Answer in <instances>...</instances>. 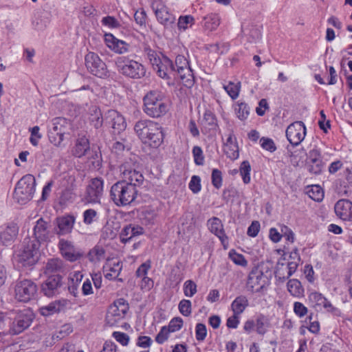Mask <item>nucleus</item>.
<instances>
[{
	"label": "nucleus",
	"mask_w": 352,
	"mask_h": 352,
	"mask_svg": "<svg viewBox=\"0 0 352 352\" xmlns=\"http://www.w3.org/2000/svg\"><path fill=\"white\" fill-rule=\"evenodd\" d=\"M134 131L141 141L153 148L159 147L164 141L162 126L150 120H141L134 126Z\"/></svg>",
	"instance_id": "nucleus-1"
},
{
	"label": "nucleus",
	"mask_w": 352,
	"mask_h": 352,
	"mask_svg": "<svg viewBox=\"0 0 352 352\" xmlns=\"http://www.w3.org/2000/svg\"><path fill=\"white\" fill-rule=\"evenodd\" d=\"M137 195L135 187L122 181L115 183L110 190L111 198L117 206L130 205L136 199Z\"/></svg>",
	"instance_id": "nucleus-2"
},
{
	"label": "nucleus",
	"mask_w": 352,
	"mask_h": 352,
	"mask_svg": "<svg viewBox=\"0 0 352 352\" xmlns=\"http://www.w3.org/2000/svg\"><path fill=\"white\" fill-rule=\"evenodd\" d=\"M144 111L150 117L160 118L168 111V104L163 100V96L158 91L148 92L143 98Z\"/></svg>",
	"instance_id": "nucleus-3"
},
{
	"label": "nucleus",
	"mask_w": 352,
	"mask_h": 352,
	"mask_svg": "<svg viewBox=\"0 0 352 352\" xmlns=\"http://www.w3.org/2000/svg\"><path fill=\"white\" fill-rule=\"evenodd\" d=\"M139 164L138 157L133 155L130 157L120 166V172L122 176L123 182L133 185L137 188L140 186L144 180L143 175L138 170Z\"/></svg>",
	"instance_id": "nucleus-4"
},
{
	"label": "nucleus",
	"mask_w": 352,
	"mask_h": 352,
	"mask_svg": "<svg viewBox=\"0 0 352 352\" xmlns=\"http://www.w3.org/2000/svg\"><path fill=\"white\" fill-rule=\"evenodd\" d=\"M35 177L31 174L24 175L16 185L14 199L19 204H26L32 199L35 192Z\"/></svg>",
	"instance_id": "nucleus-5"
},
{
	"label": "nucleus",
	"mask_w": 352,
	"mask_h": 352,
	"mask_svg": "<svg viewBox=\"0 0 352 352\" xmlns=\"http://www.w3.org/2000/svg\"><path fill=\"white\" fill-rule=\"evenodd\" d=\"M39 242L30 237L24 239L22 247L17 253L18 262L23 266H32L38 261Z\"/></svg>",
	"instance_id": "nucleus-6"
},
{
	"label": "nucleus",
	"mask_w": 352,
	"mask_h": 352,
	"mask_svg": "<svg viewBox=\"0 0 352 352\" xmlns=\"http://www.w3.org/2000/svg\"><path fill=\"white\" fill-rule=\"evenodd\" d=\"M116 65L118 72L129 78L140 79L146 74V69L143 65L126 56L118 57Z\"/></svg>",
	"instance_id": "nucleus-7"
},
{
	"label": "nucleus",
	"mask_w": 352,
	"mask_h": 352,
	"mask_svg": "<svg viewBox=\"0 0 352 352\" xmlns=\"http://www.w3.org/2000/svg\"><path fill=\"white\" fill-rule=\"evenodd\" d=\"M37 290V285L32 280H18L14 287V297L18 301L28 302L36 297Z\"/></svg>",
	"instance_id": "nucleus-8"
},
{
	"label": "nucleus",
	"mask_w": 352,
	"mask_h": 352,
	"mask_svg": "<svg viewBox=\"0 0 352 352\" xmlns=\"http://www.w3.org/2000/svg\"><path fill=\"white\" fill-rule=\"evenodd\" d=\"M72 129L71 122L65 118H56L52 120V128L50 131V142L56 146H60L64 135L69 134Z\"/></svg>",
	"instance_id": "nucleus-9"
},
{
	"label": "nucleus",
	"mask_w": 352,
	"mask_h": 352,
	"mask_svg": "<svg viewBox=\"0 0 352 352\" xmlns=\"http://www.w3.org/2000/svg\"><path fill=\"white\" fill-rule=\"evenodd\" d=\"M175 73L180 78L182 83L187 87H191L194 85V76L189 66L188 61L183 55H178L175 58Z\"/></svg>",
	"instance_id": "nucleus-10"
},
{
	"label": "nucleus",
	"mask_w": 352,
	"mask_h": 352,
	"mask_svg": "<svg viewBox=\"0 0 352 352\" xmlns=\"http://www.w3.org/2000/svg\"><path fill=\"white\" fill-rule=\"evenodd\" d=\"M85 66L87 70L93 75L104 78L107 76V65L99 56L94 52H89L85 57Z\"/></svg>",
	"instance_id": "nucleus-11"
},
{
	"label": "nucleus",
	"mask_w": 352,
	"mask_h": 352,
	"mask_svg": "<svg viewBox=\"0 0 352 352\" xmlns=\"http://www.w3.org/2000/svg\"><path fill=\"white\" fill-rule=\"evenodd\" d=\"M129 310V305L124 298H119L110 307L106 316L107 322L113 326L122 319Z\"/></svg>",
	"instance_id": "nucleus-12"
},
{
	"label": "nucleus",
	"mask_w": 352,
	"mask_h": 352,
	"mask_svg": "<svg viewBox=\"0 0 352 352\" xmlns=\"http://www.w3.org/2000/svg\"><path fill=\"white\" fill-rule=\"evenodd\" d=\"M157 20L164 26L171 25L175 23V16L169 12L168 7L161 0H155L151 3Z\"/></svg>",
	"instance_id": "nucleus-13"
},
{
	"label": "nucleus",
	"mask_w": 352,
	"mask_h": 352,
	"mask_svg": "<svg viewBox=\"0 0 352 352\" xmlns=\"http://www.w3.org/2000/svg\"><path fill=\"white\" fill-rule=\"evenodd\" d=\"M33 320L32 314L29 310L19 311L9 329V333L18 335L28 328Z\"/></svg>",
	"instance_id": "nucleus-14"
},
{
	"label": "nucleus",
	"mask_w": 352,
	"mask_h": 352,
	"mask_svg": "<svg viewBox=\"0 0 352 352\" xmlns=\"http://www.w3.org/2000/svg\"><path fill=\"white\" fill-rule=\"evenodd\" d=\"M306 135V127L301 121H297L289 124L286 129V137L293 146L299 145Z\"/></svg>",
	"instance_id": "nucleus-15"
},
{
	"label": "nucleus",
	"mask_w": 352,
	"mask_h": 352,
	"mask_svg": "<svg viewBox=\"0 0 352 352\" xmlns=\"http://www.w3.org/2000/svg\"><path fill=\"white\" fill-rule=\"evenodd\" d=\"M265 282L263 272L254 267L249 274L246 287L251 292H258L264 287Z\"/></svg>",
	"instance_id": "nucleus-16"
},
{
	"label": "nucleus",
	"mask_w": 352,
	"mask_h": 352,
	"mask_svg": "<svg viewBox=\"0 0 352 352\" xmlns=\"http://www.w3.org/2000/svg\"><path fill=\"white\" fill-rule=\"evenodd\" d=\"M58 246L62 256L70 262L76 261L82 256L72 241L61 239Z\"/></svg>",
	"instance_id": "nucleus-17"
},
{
	"label": "nucleus",
	"mask_w": 352,
	"mask_h": 352,
	"mask_svg": "<svg viewBox=\"0 0 352 352\" xmlns=\"http://www.w3.org/2000/svg\"><path fill=\"white\" fill-rule=\"evenodd\" d=\"M207 225L210 231L219 239L223 248L227 249L228 237L225 233L222 221L217 217H212L208 221Z\"/></svg>",
	"instance_id": "nucleus-18"
},
{
	"label": "nucleus",
	"mask_w": 352,
	"mask_h": 352,
	"mask_svg": "<svg viewBox=\"0 0 352 352\" xmlns=\"http://www.w3.org/2000/svg\"><path fill=\"white\" fill-rule=\"evenodd\" d=\"M104 182L101 178L96 177L91 179L87 188L89 201L92 203L99 202L103 194Z\"/></svg>",
	"instance_id": "nucleus-19"
},
{
	"label": "nucleus",
	"mask_w": 352,
	"mask_h": 352,
	"mask_svg": "<svg viewBox=\"0 0 352 352\" xmlns=\"http://www.w3.org/2000/svg\"><path fill=\"white\" fill-rule=\"evenodd\" d=\"M107 121L113 129V133H120L126 127V123L122 115L115 110H110L107 113Z\"/></svg>",
	"instance_id": "nucleus-20"
},
{
	"label": "nucleus",
	"mask_w": 352,
	"mask_h": 352,
	"mask_svg": "<svg viewBox=\"0 0 352 352\" xmlns=\"http://www.w3.org/2000/svg\"><path fill=\"white\" fill-rule=\"evenodd\" d=\"M153 69L160 77L166 79H169L170 75H175V67L172 60L164 56L160 59V63H157L156 65L153 67Z\"/></svg>",
	"instance_id": "nucleus-21"
},
{
	"label": "nucleus",
	"mask_w": 352,
	"mask_h": 352,
	"mask_svg": "<svg viewBox=\"0 0 352 352\" xmlns=\"http://www.w3.org/2000/svg\"><path fill=\"white\" fill-rule=\"evenodd\" d=\"M70 304V301L67 299L55 300L47 305L40 307L39 312L43 316H48L55 313L65 311Z\"/></svg>",
	"instance_id": "nucleus-22"
},
{
	"label": "nucleus",
	"mask_w": 352,
	"mask_h": 352,
	"mask_svg": "<svg viewBox=\"0 0 352 352\" xmlns=\"http://www.w3.org/2000/svg\"><path fill=\"white\" fill-rule=\"evenodd\" d=\"M308 157L311 164L309 165V171L311 173L320 174L322 168V160L321 151L317 146L309 151Z\"/></svg>",
	"instance_id": "nucleus-23"
},
{
	"label": "nucleus",
	"mask_w": 352,
	"mask_h": 352,
	"mask_svg": "<svg viewBox=\"0 0 352 352\" xmlns=\"http://www.w3.org/2000/svg\"><path fill=\"white\" fill-rule=\"evenodd\" d=\"M336 215L344 221H352V202L346 199H340L335 205Z\"/></svg>",
	"instance_id": "nucleus-24"
},
{
	"label": "nucleus",
	"mask_w": 352,
	"mask_h": 352,
	"mask_svg": "<svg viewBox=\"0 0 352 352\" xmlns=\"http://www.w3.org/2000/svg\"><path fill=\"white\" fill-rule=\"evenodd\" d=\"M104 42L107 46L118 54H124L129 51V45L125 41L119 40L111 34L104 35Z\"/></svg>",
	"instance_id": "nucleus-25"
},
{
	"label": "nucleus",
	"mask_w": 352,
	"mask_h": 352,
	"mask_svg": "<svg viewBox=\"0 0 352 352\" xmlns=\"http://www.w3.org/2000/svg\"><path fill=\"white\" fill-rule=\"evenodd\" d=\"M49 222L40 218L36 221V223L34 228V237L31 239H36L39 242V245L43 241L48 239L50 230Z\"/></svg>",
	"instance_id": "nucleus-26"
},
{
	"label": "nucleus",
	"mask_w": 352,
	"mask_h": 352,
	"mask_svg": "<svg viewBox=\"0 0 352 352\" xmlns=\"http://www.w3.org/2000/svg\"><path fill=\"white\" fill-rule=\"evenodd\" d=\"M75 223V217L72 215H67L56 219V225L58 230V235H65L72 232Z\"/></svg>",
	"instance_id": "nucleus-27"
},
{
	"label": "nucleus",
	"mask_w": 352,
	"mask_h": 352,
	"mask_svg": "<svg viewBox=\"0 0 352 352\" xmlns=\"http://www.w3.org/2000/svg\"><path fill=\"white\" fill-rule=\"evenodd\" d=\"M61 277L59 275L50 276L42 285V291L48 297L54 296L60 286Z\"/></svg>",
	"instance_id": "nucleus-28"
},
{
	"label": "nucleus",
	"mask_w": 352,
	"mask_h": 352,
	"mask_svg": "<svg viewBox=\"0 0 352 352\" xmlns=\"http://www.w3.org/2000/svg\"><path fill=\"white\" fill-rule=\"evenodd\" d=\"M309 301L315 308L323 307L328 311H333L334 308L331 303L320 293L314 292L309 295Z\"/></svg>",
	"instance_id": "nucleus-29"
},
{
	"label": "nucleus",
	"mask_w": 352,
	"mask_h": 352,
	"mask_svg": "<svg viewBox=\"0 0 352 352\" xmlns=\"http://www.w3.org/2000/svg\"><path fill=\"white\" fill-rule=\"evenodd\" d=\"M144 229L141 226L132 224L127 225L120 234V241L122 243H127L133 237L142 234Z\"/></svg>",
	"instance_id": "nucleus-30"
},
{
	"label": "nucleus",
	"mask_w": 352,
	"mask_h": 352,
	"mask_svg": "<svg viewBox=\"0 0 352 352\" xmlns=\"http://www.w3.org/2000/svg\"><path fill=\"white\" fill-rule=\"evenodd\" d=\"M19 227L15 223H10L0 232V245H7L16 236Z\"/></svg>",
	"instance_id": "nucleus-31"
},
{
	"label": "nucleus",
	"mask_w": 352,
	"mask_h": 352,
	"mask_svg": "<svg viewBox=\"0 0 352 352\" xmlns=\"http://www.w3.org/2000/svg\"><path fill=\"white\" fill-rule=\"evenodd\" d=\"M89 149V142L85 136L77 139L75 146L73 148V154L77 157L84 156Z\"/></svg>",
	"instance_id": "nucleus-32"
},
{
	"label": "nucleus",
	"mask_w": 352,
	"mask_h": 352,
	"mask_svg": "<svg viewBox=\"0 0 352 352\" xmlns=\"http://www.w3.org/2000/svg\"><path fill=\"white\" fill-rule=\"evenodd\" d=\"M220 24V18L216 14H210L204 18L205 30L212 32L215 30Z\"/></svg>",
	"instance_id": "nucleus-33"
},
{
	"label": "nucleus",
	"mask_w": 352,
	"mask_h": 352,
	"mask_svg": "<svg viewBox=\"0 0 352 352\" xmlns=\"http://www.w3.org/2000/svg\"><path fill=\"white\" fill-rule=\"evenodd\" d=\"M287 290L294 297L300 298L303 296L304 289L301 283L297 279H291L287 284Z\"/></svg>",
	"instance_id": "nucleus-34"
},
{
	"label": "nucleus",
	"mask_w": 352,
	"mask_h": 352,
	"mask_svg": "<svg viewBox=\"0 0 352 352\" xmlns=\"http://www.w3.org/2000/svg\"><path fill=\"white\" fill-rule=\"evenodd\" d=\"M248 306V298L245 296H239L232 302L231 307L235 315H240Z\"/></svg>",
	"instance_id": "nucleus-35"
},
{
	"label": "nucleus",
	"mask_w": 352,
	"mask_h": 352,
	"mask_svg": "<svg viewBox=\"0 0 352 352\" xmlns=\"http://www.w3.org/2000/svg\"><path fill=\"white\" fill-rule=\"evenodd\" d=\"M64 270L63 262L60 258H55L49 260L45 266V273L60 272Z\"/></svg>",
	"instance_id": "nucleus-36"
},
{
	"label": "nucleus",
	"mask_w": 352,
	"mask_h": 352,
	"mask_svg": "<svg viewBox=\"0 0 352 352\" xmlns=\"http://www.w3.org/2000/svg\"><path fill=\"white\" fill-rule=\"evenodd\" d=\"M69 179L71 181V186L66 188L62 191L60 197V201L61 204H66L68 201H72L75 197V194L74 192V190L76 187L74 185L75 179L72 177H70Z\"/></svg>",
	"instance_id": "nucleus-37"
},
{
	"label": "nucleus",
	"mask_w": 352,
	"mask_h": 352,
	"mask_svg": "<svg viewBox=\"0 0 352 352\" xmlns=\"http://www.w3.org/2000/svg\"><path fill=\"white\" fill-rule=\"evenodd\" d=\"M107 268L109 269V272L105 274V277L107 279L116 278L120 273L122 265L120 262L109 263L107 265Z\"/></svg>",
	"instance_id": "nucleus-38"
},
{
	"label": "nucleus",
	"mask_w": 352,
	"mask_h": 352,
	"mask_svg": "<svg viewBox=\"0 0 352 352\" xmlns=\"http://www.w3.org/2000/svg\"><path fill=\"white\" fill-rule=\"evenodd\" d=\"M309 197L316 201H321L324 198L322 188L318 185H312L307 190Z\"/></svg>",
	"instance_id": "nucleus-39"
},
{
	"label": "nucleus",
	"mask_w": 352,
	"mask_h": 352,
	"mask_svg": "<svg viewBox=\"0 0 352 352\" xmlns=\"http://www.w3.org/2000/svg\"><path fill=\"white\" fill-rule=\"evenodd\" d=\"M223 151L226 156L232 160L239 157V148L236 143L224 144Z\"/></svg>",
	"instance_id": "nucleus-40"
},
{
	"label": "nucleus",
	"mask_w": 352,
	"mask_h": 352,
	"mask_svg": "<svg viewBox=\"0 0 352 352\" xmlns=\"http://www.w3.org/2000/svg\"><path fill=\"white\" fill-rule=\"evenodd\" d=\"M104 250L100 246H95L88 253V258L91 262H98L104 256Z\"/></svg>",
	"instance_id": "nucleus-41"
},
{
	"label": "nucleus",
	"mask_w": 352,
	"mask_h": 352,
	"mask_svg": "<svg viewBox=\"0 0 352 352\" xmlns=\"http://www.w3.org/2000/svg\"><path fill=\"white\" fill-rule=\"evenodd\" d=\"M223 89L231 97V98L234 100L239 96V94L240 82L234 83L232 82H229L228 85H223Z\"/></svg>",
	"instance_id": "nucleus-42"
},
{
	"label": "nucleus",
	"mask_w": 352,
	"mask_h": 352,
	"mask_svg": "<svg viewBox=\"0 0 352 352\" xmlns=\"http://www.w3.org/2000/svg\"><path fill=\"white\" fill-rule=\"evenodd\" d=\"M204 127H208L210 129H214L217 126V119L215 116L210 111H206L204 114L201 121Z\"/></svg>",
	"instance_id": "nucleus-43"
},
{
	"label": "nucleus",
	"mask_w": 352,
	"mask_h": 352,
	"mask_svg": "<svg viewBox=\"0 0 352 352\" xmlns=\"http://www.w3.org/2000/svg\"><path fill=\"white\" fill-rule=\"evenodd\" d=\"M240 174L243 182L247 184L250 182L251 166L248 161H243L240 166Z\"/></svg>",
	"instance_id": "nucleus-44"
},
{
	"label": "nucleus",
	"mask_w": 352,
	"mask_h": 352,
	"mask_svg": "<svg viewBox=\"0 0 352 352\" xmlns=\"http://www.w3.org/2000/svg\"><path fill=\"white\" fill-rule=\"evenodd\" d=\"M255 326L257 333L261 335H264L270 327V322L264 316H260L256 320Z\"/></svg>",
	"instance_id": "nucleus-45"
},
{
	"label": "nucleus",
	"mask_w": 352,
	"mask_h": 352,
	"mask_svg": "<svg viewBox=\"0 0 352 352\" xmlns=\"http://www.w3.org/2000/svg\"><path fill=\"white\" fill-rule=\"evenodd\" d=\"M94 113L89 117L91 124L96 128L98 129L102 125L103 119L100 109L96 107L93 109Z\"/></svg>",
	"instance_id": "nucleus-46"
},
{
	"label": "nucleus",
	"mask_w": 352,
	"mask_h": 352,
	"mask_svg": "<svg viewBox=\"0 0 352 352\" xmlns=\"http://www.w3.org/2000/svg\"><path fill=\"white\" fill-rule=\"evenodd\" d=\"M237 117L241 120H244L247 119L250 113V108L248 104L244 102H241L238 104L237 107L235 109Z\"/></svg>",
	"instance_id": "nucleus-47"
},
{
	"label": "nucleus",
	"mask_w": 352,
	"mask_h": 352,
	"mask_svg": "<svg viewBox=\"0 0 352 352\" xmlns=\"http://www.w3.org/2000/svg\"><path fill=\"white\" fill-rule=\"evenodd\" d=\"M194 23V18L192 16L186 15L182 16L178 20V28L179 30H185L189 27H191Z\"/></svg>",
	"instance_id": "nucleus-48"
},
{
	"label": "nucleus",
	"mask_w": 352,
	"mask_h": 352,
	"mask_svg": "<svg viewBox=\"0 0 352 352\" xmlns=\"http://www.w3.org/2000/svg\"><path fill=\"white\" fill-rule=\"evenodd\" d=\"M98 212L94 209H87L83 212V222L86 225H91L96 221Z\"/></svg>",
	"instance_id": "nucleus-49"
},
{
	"label": "nucleus",
	"mask_w": 352,
	"mask_h": 352,
	"mask_svg": "<svg viewBox=\"0 0 352 352\" xmlns=\"http://www.w3.org/2000/svg\"><path fill=\"white\" fill-rule=\"evenodd\" d=\"M184 293L187 297H192L197 293V285L194 281L188 280L184 283Z\"/></svg>",
	"instance_id": "nucleus-50"
},
{
	"label": "nucleus",
	"mask_w": 352,
	"mask_h": 352,
	"mask_svg": "<svg viewBox=\"0 0 352 352\" xmlns=\"http://www.w3.org/2000/svg\"><path fill=\"white\" fill-rule=\"evenodd\" d=\"M178 308L179 312L183 316H188L190 315L192 311L191 302L189 300L183 299L179 302Z\"/></svg>",
	"instance_id": "nucleus-51"
},
{
	"label": "nucleus",
	"mask_w": 352,
	"mask_h": 352,
	"mask_svg": "<svg viewBox=\"0 0 352 352\" xmlns=\"http://www.w3.org/2000/svg\"><path fill=\"white\" fill-rule=\"evenodd\" d=\"M212 184L214 188L219 189L222 186L223 178L222 173L218 169H213L211 175Z\"/></svg>",
	"instance_id": "nucleus-52"
},
{
	"label": "nucleus",
	"mask_w": 352,
	"mask_h": 352,
	"mask_svg": "<svg viewBox=\"0 0 352 352\" xmlns=\"http://www.w3.org/2000/svg\"><path fill=\"white\" fill-rule=\"evenodd\" d=\"M144 52L153 65V67L156 65L157 63H160V59L162 58H160L157 52L151 49L149 47H146L144 48Z\"/></svg>",
	"instance_id": "nucleus-53"
},
{
	"label": "nucleus",
	"mask_w": 352,
	"mask_h": 352,
	"mask_svg": "<svg viewBox=\"0 0 352 352\" xmlns=\"http://www.w3.org/2000/svg\"><path fill=\"white\" fill-rule=\"evenodd\" d=\"M183 320L180 317L173 318L169 322L167 328L170 332H175L181 329L183 326Z\"/></svg>",
	"instance_id": "nucleus-54"
},
{
	"label": "nucleus",
	"mask_w": 352,
	"mask_h": 352,
	"mask_svg": "<svg viewBox=\"0 0 352 352\" xmlns=\"http://www.w3.org/2000/svg\"><path fill=\"white\" fill-rule=\"evenodd\" d=\"M260 142L262 148L266 151L272 153L276 150L274 141L270 138L263 137L261 138Z\"/></svg>",
	"instance_id": "nucleus-55"
},
{
	"label": "nucleus",
	"mask_w": 352,
	"mask_h": 352,
	"mask_svg": "<svg viewBox=\"0 0 352 352\" xmlns=\"http://www.w3.org/2000/svg\"><path fill=\"white\" fill-rule=\"evenodd\" d=\"M192 154L194 157L195 163L197 165H203L204 162V157L201 147L198 146H194L192 149Z\"/></svg>",
	"instance_id": "nucleus-56"
},
{
	"label": "nucleus",
	"mask_w": 352,
	"mask_h": 352,
	"mask_svg": "<svg viewBox=\"0 0 352 352\" xmlns=\"http://www.w3.org/2000/svg\"><path fill=\"white\" fill-rule=\"evenodd\" d=\"M170 333V331L166 326L163 327L156 336L155 341L159 344L164 343L168 338Z\"/></svg>",
	"instance_id": "nucleus-57"
},
{
	"label": "nucleus",
	"mask_w": 352,
	"mask_h": 352,
	"mask_svg": "<svg viewBox=\"0 0 352 352\" xmlns=\"http://www.w3.org/2000/svg\"><path fill=\"white\" fill-rule=\"evenodd\" d=\"M230 257L231 260L236 265L245 267L248 264L247 260L245 258L243 255L238 254L236 252H230Z\"/></svg>",
	"instance_id": "nucleus-58"
},
{
	"label": "nucleus",
	"mask_w": 352,
	"mask_h": 352,
	"mask_svg": "<svg viewBox=\"0 0 352 352\" xmlns=\"http://www.w3.org/2000/svg\"><path fill=\"white\" fill-rule=\"evenodd\" d=\"M294 311L300 318L304 317L308 313L307 308L300 302H295L294 304Z\"/></svg>",
	"instance_id": "nucleus-59"
},
{
	"label": "nucleus",
	"mask_w": 352,
	"mask_h": 352,
	"mask_svg": "<svg viewBox=\"0 0 352 352\" xmlns=\"http://www.w3.org/2000/svg\"><path fill=\"white\" fill-rule=\"evenodd\" d=\"M101 22L102 25L111 28H118L120 26L119 21L115 17L111 16L103 17Z\"/></svg>",
	"instance_id": "nucleus-60"
},
{
	"label": "nucleus",
	"mask_w": 352,
	"mask_h": 352,
	"mask_svg": "<svg viewBox=\"0 0 352 352\" xmlns=\"http://www.w3.org/2000/svg\"><path fill=\"white\" fill-rule=\"evenodd\" d=\"M201 179L199 176L194 175L192 177L189 183V188L194 192L197 193L201 190Z\"/></svg>",
	"instance_id": "nucleus-61"
},
{
	"label": "nucleus",
	"mask_w": 352,
	"mask_h": 352,
	"mask_svg": "<svg viewBox=\"0 0 352 352\" xmlns=\"http://www.w3.org/2000/svg\"><path fill=\"white\" fill-rule=\"evenodd\" d=\"M207 334V330L205 324L198 323L196 326V339L202 341L205 339Z\"/></svg>",
	"instance_id": "nucleus-62"
},
{
	"label": "nucleus",
	"mask_w": 352,
	"mask_h": 352,
	"mask_svg": "<svg viewBox=\"0 0 352 352\" xmlns=\"http://www.w3.org/2000/svg\"><path fill=\"white\" fill-rule=\"evenodd\" d=\"M113 336L117 342L123 346H126L129 344V336L124 333L116 331L113 333Z\"/></svg>",
	"instance_id": "nucleus-63"
},
{
	"label": "nucleus",
	"mask_w": 352,
	"mask_h": 352,
	"mask_svg": "<svg viewBox=\"0 0 352 352\" xmlns=\"http://www.w3.org/2000/svg\"><path fill=\"white\" fill-rule=\"evenodd\" d=\"M260 229V224L258 221H253L248 229V234L250 236L255 237Z\"/></svg>",
	"instance_id": "nucleus-64"
}]
</instances>
